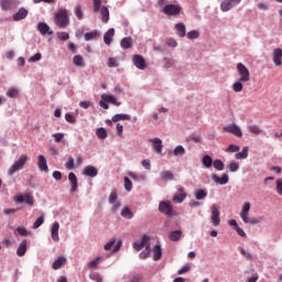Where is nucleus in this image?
I'll use <instances>...</instances> for the list:
<instances>
[{
    "label": "nucleus",
    "instance_id": "26",
    "mask_svg": "<svg viewBox=\"0 0 282 282\" xmlns=\"http://www.w3.org/2000/svg\"><path fill=\"white\" fill-rule=\"evenodd\" d=\"M61 225L58 223H54L51 229V237L53 241H61V237L58 236V230Z\"/></svg>",
    "mask_w": 282,
    "mask_h": 282
},
{
    "label": "nucleus",
    "instance_id": "12",
    "mask_svg": "<svg viewBox=\"0 0 282 282\" xmlns=\"http://www.w3.org/2000/svg\"><path fill=\"white\" fill-rule=\"evenodd\" d=\"M19 7L18 0H1L0 1V8L1 10L8 11V10H14V8Z\"/></svg>",
    "mask_w": 282,
    "mask_h": 282
},
{
    "label": "nucleus",
    "instance_id": "39",
    "mask_svg": "<svg viewBox=\"0 0 282 282\" xmlns=\"http://www.w3.org/2000/svg\"><path fill=\"white\" fill-rule=\"evenodd\" d=\"M171 241H180L182 239V230H174L170 232Z\"/></svg>",
    "mask_w": 282,
    "mask_h": 282
},
{
    "label": "nucleus",
    "instance_id": "61",
    "mask_svg": "<svg viewBox=\"0 0 282 282\" xmlns=\"http://www.w3.org/2000/svg\"><path fill=\"white\" fill-rule=\"evenodd\" d=\"M150 241H151V237H149V236H147V235H143V237H142L140 243H142V246H143L144 248H147V246H151V245H149Z\"/></svg>",
    "mask_w": 282,
    "mask_h": 282
},
{
    "label": "nucleus",
    "instance_id": "42",
    "mask_svg": "<svg viewBox=\"0 0 282 282\" xmlns=\"http://www.w3.org/2000/svg\"><path fill=\"white\" fill-rule=\"evenodd\" d=\"M96 135L99 140H107V130L105 128H98L96 130Z\"/></svg>",
    "mask_w": 282,
    "mask_h": 282
},
{
    "label": "nucleus",
    "instance_id": "52",
    "mask_svg": "<svg viewBox=\"0 0 282 282\" xmlns=\"http://www.w3.org/2000/svg\"><path fill=\"white\" fill-rule=\"evenodd\" d=\"M213 165L216 171H224V162L221 160H215Z\"/></svg>",
    "mask_w": 282,
    "mask_h": 282
},
{
    "label": "nucleus",
    "instance_id": "24",
    "mask_svg": "<svg viewBox=\"0 0 282 282\" xmlns=\"http://www.w3.org/2000/svg\"><path fill=\"white\" fill-rule=\"evenodd\" d=\"M29 14V11L25 8H20L17 13L12 15L13 21H23Z\"/></svg>",
    "mask_w": 282,
    "mask_h": 282
},
{
    "label": "nucleus",
    "instance_id": "41",
    "mask_svg": "<svg viewBox=\"0 0 282 282\" xmlns=\"http://www.w3.org/2000/svg\"><path fill=\"white\" fill-rule=\"evenodd\" d=\"M213 158L210 155L203 156V165L205 169H210L213 166Z\"/></svg>",
    "mask_w": 282,
    "mask_h": 282
},
{
    "label": "nucleus",
    "instance_id": "45",
    "mask_svg": "<svg viewBox=\"0 0 282 282\" xmlns=\"http://www.w3.org/2000/svg\"><path fill=\"white\" fill-rule=\"evenodd\" d=\"M186 140H187V142H191V140H192V142H194L195 144H202V135H199V134H192Z\"/></svg>",
    "mask_w": 282,
    "mask_h": 282
},
{
    "label": "nucleus",
    "instance_id": "1",
    "mask_svg": "<svg viewBox=\"0 0 282 282\" xmlns=\"http://www.w3.org/2000/svg\"><path fill=\"white\" fill-rule=\"evenodd\" d=\"M54 23L61 30H65L69 25V11L67 9H59L54 13Z\"/></svg>",
    "mask_w": 282,
    "mask_h": 282
},
{
    "label": "nucleus",
    "instance_id": "60",
    "mask_svg": "<svg viewBox=\"0 0 282 282\" xmlns=\"http://www.w3.org/2000/svg\"><path fill=\"white\" fill-rule=\"evenodd\" d=\"M65 167L68 170V171H73L74 169V158L69 156L67 162L65 163Z\"/></svg>",
    "mask_w": 282,
    "mask_h": 282
},
{
    "label": "nucleus",
    "instance_id": "53",
    "mask_svg": "<svg viewBox=\"0 0 282 282\" xmlns=\"http://www.w3.org/2000/svg\"><path fill=\"white\" fill-rule=\"evenodd\" d=\"M108 202L109 204H115L116 202H118V192L112 191L109 195Z\"/></svg>",
    "mask_w": 282,
    "mask_h": 282
},
{
    "label": "nucleus",
    "instance_id": "59",
    "mask_svg": "<svg viewBox=\"0 0 282 282\" xmlns=\"http://www.w3.org/2000/svg\"><path fill=\"white\" fill-rule=\"evenodd\" d=\"M89 279L95 282H102V279L100 278V274L93 272L89 274Z\"/></svg>",
    "mask_w": 282,
    "mask_h": 282
},
{
    "label": "nucleus",
    "instance_id": "25",
    "mask_svg": "<svg viewBox=\"0 0 282 282\" xmlns=\"http://www.w3.org/2000/svg\"><path fill=\"white\" fill-rule=\"evenodd\" d=\"M113 36H116V30L115 29H109L105 35H104V43L106 45H111L113 41Z\"/></svg>",
    "mask_w": 282,
    "mask_h": 282
},
{
    "label": "nucleus",
    "instance_id": "48",
    "mask_svg": "<svg viewBox=\"0 0 282 282\" xmlns=\"http://www.w3.org/2000/svg\"><path fill=\"white\" fill-rule=\"evenodd\" d=\"M248 131L249 133H253V135H259L261 133V129L259 126H249Z\"/></svg>",
    "mask_w": 282,
    "mask_h": 282
},
{
    "label": "nucleus",
    "instance_id": "51",
    "mask_svg": "<svg viewBox=\"0 0 282 282\" xmlns=\"http://www.w3.org/2000/svg\"><path fill=\"white\" fill-rule=\"evenodd\" d=\"M123 182H124V188H126L128 192H131L132 188H133V183L131 182V180L126 176V177L123 178Z\"/></svg>",
    "mask_w": 282,
    "mask_h": 282
},
{
    "label": "nucleus",
    "instance_id": "54",
    "mask_svg": "<svg viewBox=\"0 0 282 282\" xmlns=\"http://www.w3.org/2000/svg\"><path fill=\"white\" fill-rule=\"evenodd\" d=\"M7 96L9 98H17L19 96V90L17 88H10L8 91H7Z\"/></svg>",
    "mask_w": 282,
    "mask_h": 282
},
{
    "label": "nucleus",
    "instance_id": "21",
    "mask_svg": "<svg viewBox=\"0 0 282 282\" xmlns=\"http://www.w3.org/2000/svg\"><path fill=\"white\" fill-rule=\"evenodd\" d=\"M65 263H67V258H65V256H58L57 259L54 260L52 268L54 270H61Z\"/></svg>",
    "mask_w": 282,
    "mask_h": 282
},
{
    "label": "nucleus",
    "instance_id": "34",
    "mask_svg": "<svg viewBox=\"0 0 282 282\" xmlns=\"http://www.w3.org/2000/svg\"><path fill=\"white\" fill-rule=\"evenodd\" d=\"M227 169H228L229 173H237V171H239V162L229 161L227 163Z\"/></svg>",
    "mask_w": 282,
    "mask_h": 282
},
{
    "label": "nucleus",
    "instance_id": "2",
    "mask_svg": "<svg viewBox=\"0 0 282 282\" xmlns=\"http://www.w3.org/2000/svg\"><path fill=\"white\" fill-rule=\"evenodd\" d=\"M93 12L101 14V21L104 23H109V9L107 7H102V0H93Z\"/></svg>",
    "mask_w": 282,
    "mask_h": 282
},
{
    "label": "nucleus",
    "instance_id": "23",
    "mask_svg": "<svg viewBox=\"0 0 282 282\" xmlns=\"http://www.w3.org/2000/svg\"><path fill=\"white\" fill-rule=\"evenodd\" d=\"M273 63L275 67H281L282 65V50L281 48H275L273 51Z\"/></svg>",
    "mask_w": 282,
    "mask_h": 282
},
{
    "label": "nucleus",
    "instance_id": "20",
    "mask_svg": "<svg viewBox=\"0 0 282 282\" xmlns=\"http://www.w3.org/2000/svg\"><path fill=\"white\" fill-rule=\"evenodd\" d=\"M68 180L70 182V193H76L78 191V178L74 172L68 174Z\"/></svg>",
    "mask_w": 282,
    "mask_h": 282
},
{
    "label": "nucleus",
    "instance_id": "35",
    "mask_svg": "<svg viewBox=\"0 0 282 282\" xmlns=\"http://www.w3.org/2000/svg\"><path fill=\"white\" fill-rule=\"evenodd\" d=\"M120 120H131V115L117 113L112 117V122H120Z\"/></svg>",
    "mask_w": 282,
    "mask_h": 282
},
{
    "label": "nucleus",
    "instance_id": "64",
    "mask_svg": "<svg viewBox=\"0 0 282 282\" xmlns=\"http://www.w3.org/2000/svg\"><path fill=\"white\" fill-rule=\"evenodd\" d=\"M276 193L278 195H282V180H276Z\"/></svg>",
    "mask_w": 282,
    "mask_h": 282
},
{
    "label": "nucleus",
    "instance_id": "37",
    "mask_svg": "<svg viewBox=\"0 0 282 282\" xmlns=\"http://www.w3.org/2000/svg\"><path fill=\"white\" fill-rule=\"evenodd\" d=\"M243 80L238 79L236 83L232 84V89L236 91V94H239V91H243Z\"/></svg>",
    "mask_w": 282,
    "mask_h": 282
},
{
    "label": "nucleus",
    "instance_id": "33",
    "mask_svg": "<svg viewBox=\"0 0 282 282\" xmlns=\"http://www.w3.org/2000/svg\"><path fill=\"white\" fill-rule=\"evenodd\" d=\"M194 196H195V199H197L199 202V200L206 199V197H208V192H206L205 189H196L194 192Z\"/></svg>",
    "mask_w": 282,
    "mask_h": 282
},
{
    "label": "nucleus",
    "instance_id": "19",
    "mask_svg": "<svg viewBox=\"0 0 282 282\" xmlns=\"http://www.w3.org/2000/svg\"><path fill=\"white\" fill-rule=\"evenodd\" d=\"M37 30L40 34H42V36H45V34H48L50 36H52V34H54V31H51L50 25H47V23L45 22H40L37 24Z\"/></svg>",
    "mask_w": 282,
    "mask_h": 282
},
{
    "label": "nucleus",
    "instance_id": "13",
    "mask_svg": "<svg viewBox=\"0 0 282 282\" xmlns=\"http://www.w3.org/2000/svg\"><path fill=\"white\" fill-rule=\"evenodd\" d=\"M132 63L138 69H147V61L142 55H133Z\"/></svg>",
    "mask_w": 282,
    "mask_h": 282
},
{
    "label": "nucleus",
    "instance_id": "58",
    "mask_svg": "<svg viewBox=\"0 0 282 282\" xmlns=\"http://www.w3.org/2000/svg\"><path fill=\"white\" fill-rule=\"evenodd\" d=\"M66 122H69V124H76V118L72 113L65 115Z\"/></svg>",
    "mask_w": 282,
    "mask_h": 282
},
{
    "label": "nucleus",
    "instance_id": "22",
    "mask_svg": "<svg viewBox=\"0 0 282 282\" xmlns=\"http://www.w3.org/2000/svg\"><path fill=\"white\" fill-rule=\"evenodd\" d=\"M101 100H104L105 102H110L111 105H115L116 107H120V105H122V102L118 101V99L113 95L104 94V95H101Z\"/></svg>",
    "mask_w": 282,
    "mask_h": 282
},
{
    "label": "nucleus",
    "instance_id": "32",
    "mask_svg": "<svg viewBox=\"0 0 282 282\" xmlns=\"http://www.w3.org/2000/svg\"><path fill=\"white\" fill-rule=\"evenodd\" d=\"M100 36V32L98 30H94L85 34V41H96Z\"/></svg>",
    "mask_w": 282,
    "mask_h": 282
},
{
    "label": "nucleus",
    "instance_id": "47",
    "mask_svg": "<svg viewBox=\"0 0 282 282\" xmlns=\"http://www.w3.org/2000/svg\"><path fill=\"white\" fill-rule=\"evenodd\" d=\"M139 257L140 259H149V257H151V246H147Z\"/></svg>",
    "mask_w": 282,
    "mask_h": 282
},
{
    "label": "nucleus",
    "instance_id": "3",
    "mask_svg": "<svg viewBox=\"0 0 282 282\" xmlns=\"http://www.w3.org/2000/svg\"><path fill=\"white\" fill-rule=\"evenodd\" d=\"M248 215H250V203H245L240 212V219H242L243 224H250V226L261 224V219L250 218Z\"/></svg>",
    "mask_w": 282,
    "mask_h": 282
},
{
    "label": "nucleus",
    "instance_id": "11",
    "mask_svg": "<svg viewBox=\"0 0 282 282\" xmlns=\"http://www.w3.org/2000/svg\"><path fill=\"white\" fill-rule=\"evenodd\" d=\"M241 3V0H224L220 3V10L221 12H230L232 8H237Z\"/></svg>",
    "mask_w": 282,
    "mask_h": 282
},
{
    "label": "nucleus",
    "instance_id": "46",
    "mask_svg": "<svg viewBox=\"0 0 282 282\" xmlns=\"http://www.w3.org/2000/svg\"><path fill=\"white\" fill-rule=\"evenodd\" d=\"M45 224V216H40L33 224V230L41 228V225Z\"/></svg>",
    "mask_w": 282,
    "mask_h": 282
},
{
    "label": "nucleus",
    "instance_id": "30",
    "mask_svg": "<svg viewBox=\"0 0 282 282\" xmlns=\"http://www.w3.org/2000/svg\"><path fill=\"white\" fill-rule=\"evenodd\" d=\"M160 177L163 180V182H173V180H175V175L171 171L161 172Z\"/></svg>",
    "mask_w": 282,
    "mask_h": 282
},
{
    "label": "nucleus",
    "instance_id": "15",
    "mask_svg": "<svg viewBox=\"0 0 282 282\" xmlns=\"http://www.w3.org/2000/svg\"><path fill=\"white\" fill-rule=\"evenodd\" d=\"M186 199V192L183 186L177 188V193L173 196L174 204H182Z\"/></svg>",
    "mask_w": 282,
    "mask_h": 282
},
{
    "label": "nucleus",
    "instance_id": "63",
    "mask_svg": "<svg viewBox=\"0 0 282 282\" xmlns=\"http://www.w3.org/2000/svg\"><path fill=\"white\" fill-rule=\"evenodd\" d=\"M100 260V257H97L96 259L91 260L88 263V268L95 270V268H98V261Z\"/></svg>",
    "mask_w": 282,
    "mask_h": 282
},
{
    "label": "nucleus",
    "instance_id": "8",
    "mask_svg": "<svg viewBox=\"0 0 282 282\" xmlns=\"http://www.w3.org/2000/svg\"><path fill=\"white\" fill-rule=\"evenodd\" d=\"M221 214L219 213V205L213 204L212 205V216H210V221L212 226H219L221 224Z\"/></svg>",
    "mask_w": 282,
    "mask_h": 282
},
{
    "label": "nucleus",
    "instance_id": "38",
    "mask_svg": "<svg viewBox=\"0 0 282 282\" xmlns=\"http://www.w3.org/2000/svg\"><path fill=\"white\" fill-rule=\"evenodd\" d=\"M248 147H245L241 152L235 154L236 160H246L248 158Z\"/></svg>",
    "mask_w": 282,
    "mask_h": 282
},
{
    "label": "nucleus",
    "instance_id": "6",
    "mask_svg": "<svg viewBox=\"0 0 282 282\" xmlns=\"http://www.w3.org/2000/svg\"><path fill=\"white\" fill-rule=\"evenodd\" d=\"M13 202L17 204H26V206H34V197H32V194H17L13 197Z\"/></svg>",
    "mask_w": 282,
    "mask_h": 282
},
{
    "label": "nucleus",
    "instance_id": "49",
    "mask_svg": "<svg viewBox=\"0 0 282 282\" xmlns=\"http://www.w3.org/2000/svg\"><path fill=\"white\" fill-rule=\"evenodd\" d=\"M239 252L240 254H242V257H245V259H247L248 261H252V254L248 251H246V249H243V247L239 248Z\"/></svg>",
    "mask_w": 282,
    "mask_h": 282
},
{
    "label": "nucleus",
    "instance_id": "16",
    "mask_svg": "<svg viewBox=\"0 0 282 282\" xmlns=\"http://www.w3.org/2000/svg\"><path fill=\"white\" fill-rule=\"evenodd\" d=\"M82 173L86 177H97L98 176V169H96V166H93V165H87V166L84 167Z\"/></svg>",
    "mask_w": 282,
    "mask_h": 282
},
{
    "label": "nucleus",
    "instance_id": "18",
    "mask_svg": "<svg viewBox=\"0 0 282 282\" xmlns=\"http://www.w3.org/2000/svg\"><path fill=\"white\" fill-rule=\"evenodd\" d=\"M37 166H39V170L44 173H47V171H50V167L47 166V159H45V155H43V154L39 155Z\"/></svg>",
    "mask_w": 282,
    "mask_h": 282
},
{
    "label": "nucleus",
    "instance_id": "14",
    "mask_svg": "<svg viewBox=\"0 0 282 282\" xmlns=\"http://www.w3.org/2000/svg\"><path fill=\"white\" fill-rule=\"evenodd\" d=\"M212 180L213 182H215V184L225 186V184H228V182L230 181V177L227 173H224L221 177H219L217 174H212Z\"/></svg>",
    "mask_w": 282,
    "mask_h": 282
},
{
    "label": "nucleus",
    "instance_id": "36",
    "mask_svg": "<svg viewBox=\"0 0 282 282\" xmlns=\"http://www.w3.org/2000/svg\"><path fill=\"white\" fill-rule=\"evenodd\" d=\"M73 63L76 65V67H85V58H83L82 55H75Z\"/></svg>",
    "mask_w": 282,
    "mask_h": 282
},
{
    "label": "nucleus",
    "instance_id": "31",
    "mask_svg": "<svg viewBox=\"0 0 282 282\" xmlns=\"http://www.w3.org/2000/svg\"><path fill=\"white\" fill-rule=\"evenodd\" d=\"M153 252V261H160L162 259V247L160 245H155L152 249Z\"/></svg>",
    "mask_w": 282,
    "mask_h": 282
},
{
    "label": "nucleus",
    "instance_id": "50",
    "mask_svg": "<svg viewBox=\"0 0 282 282\" xmlns=\"http://www.w3.org/2000/svg\"><path fill=\"white\" fill-rule=\"evenodd\" d=\"M187 39H189V41H194V39H199V31L197 30L189 31L187 33Z\"/></svg>",
    "mask_w": 282,
    "mask_h": 282
},
{
    "label": "nucleus",
    "instance_id": "9",
    "mask_svg": "<svg viewBox=\"0 0 282 282\" xmlns=\"http://www.w3.org/2000/svg\"><path fill=\"white\" fill-rule=\"evenodd\" d=\"M223 131L225 133H232V135H236V138H242L243 132L241 131V128L237 126V123H229L223 128Z\"/></svg>",
    "mask_w": 282,
    "mask_h": 282
},
{
    "label": "nucleus",
    "instance_id": "40",
    "mask_svg": "<svg viewBox=\"0 0 282 282\" xmlns=\"http://www.w3.org/2000/svg\"><path fill=\"white\" fill-rule=\"evenodd\" d=\"M121 217H124V219H133V212L129 207H123L121 210Z\"/></svg>",
    "mask_w": 282,
    "mask_h": 282
},
{
    "label": "nucleus",
    "instance_id": "57",
    "mask_svg": "<svg viewBox=\"0 0 282 282\" xmlns=\"http://www.w3.org/2000/svg\"><path fill=\"white\" fill-rule=\"evenodd\" d=\"M239 145H235V144H230L227 149H226V153H237L239 152Z\"/></svg>",
    "mask_w": 282,
    "mask_h": 282
},
{
    "label": "nucleus",
    "instance_id": "27",
    "mask_svg": "<svg viewBox=\"0 0 282 282\" xmlns=\"http://www.w3.org/2000/svg\"><path fill=\"white\" fill-rule=\"evenodd\" d=\"M25 252H28V240L24 239L20 242L18 249H17V254L18 257H25Z\"/></svg>",
    "mask_w": 282,
    "mask_h": 282
},
{
    "label": "nucleus",
    "instance_id": "62",
    "mask_svg": "<svg viewBox=\"0 0 282 282\" xmlns=\"http://www.w3.org/2000/svg\"><path fill=\"white\" fill-rule=\"evenodd\" d=\"M186 272H191V264L183 265L178 271L177 274H186Z\"/></svg>",
    "mask_w": 282,
    "mask_h": 282
},
{
    "label": "nucleus",
    "instance_id": "5",
    "mask_svg": "<svg viewBox=\"0 0 282 282\" xmlns=\"http://www.w3.org/2000/svg\"><path fill=\"white\" fill-rule=\"evenodd\" d=\"M159 212H161L162 215H166L169 218L177 216V213L173 210V204L169 200L160 202Z\"/></svg>",
    "mask_w": 282,
    "mask_h": 282
},
{
    "label": "nucleus",
    "instance_id": "29",
    "mask_svg": "<svg viewBox=\"0 0 282 282\" xmlns=\"http://www.w3.org/2000/svg\"><path fill=\"white\" fill-rule=\"evenodd\" d=\"M175 30L177 32V36L181 39H184L186 36V25L183 22L175 24Z\"/></svg>",
    "mask_w": 282,
    "mask_h": 282
},
{
    "label": "nucleus",
    "instance_id": "28",
    "mask_svg": "<svg viewBox=\"0 0 282 282\" xmlns=\"http://www.w3.org/2000/svg\"><path fill=\"white\" fill-rule=\"evenodd\" d=\"M122 50H131L133 47V39L130 36L123 37L120 42Z\"/></svg>",
    "mask_w": 282,
    "mask_h": 282
},
{
    "label": "nucleus",
    "instance_id": "17",
    "mask_svg": "<svg viewBox=\"0 0 282 282\" xmlns=\"http://www.w3.org/2000/svg\"><path fill=\"white\" fill-rule=\"evenodd\" d=\"M150 143H152V149L155 151L158 154L162 153L163 144H162V139L160 138H153L149 140Z\"/></svg>",
    "mask_w": 282,
    "mask_h": 282
},
{
    "label": "nucleus",
    "instance_id": "7",
    "mask_svg": "<svg viewBox=\"0 0 282 282\" xmlns=\"http://www.w3.org/2000/svg\"><path fill=\"white\" fill-rule=\"evenodd\" d=\"M237 72L239 75V80H242V83L250 82V69H248L243 63L237 64Z\"/></svg>",
    "mask_w": 282,
    "mask_h": 282
},
{
    "label": "nucleus",
    "instance_id": "56",
    "mask_svg": "<svg viewBox=\"0 0 282 282\" xmlns=\"http://www.w3.org/2000/svg\"><path fill=\"white\" fill-rule=\"evenodd\" d=\"M116 246V238H111L105 246L104 250H111Z\"/></svg>",
    "mask_w": 282,
    "mask_h": 282
},
{
    "label": "nucleus",
    "instance_id": "55",
    "mask_svg": "<svg viewBox=\"0 0 282 282\" xmlns=\"http://www.w3.org/2000/svg\"><path fill=\"white\" fill-rule=\"evenodd\" d=\"M57 39H59V41H69V33L57 32Z\"/></svg>",
    "mask_w": 282,
    "mask_h": 282
},
{
    "label": "nucleus",
    "instance_id": "44",
    "mask_svg": "<svg viewBox=\"0 0 282 282\" xmlns=\"http://www.w3.org/2000/svg\"><path fill=\"white\" fill-rule=\"evenodd\" d=\"M173 154L178 158V156H182V155H185L186 154V149H184L182 145H177L174 151H173Z\"/></svg>",
    "mask_w": 282,
    "mask_h": 282
},
{
    "label": "nucleus",
    "instance_id": "43",
    "mask_svg": "<svg viewBox=\"0 0 282 282\" xmlns=\"http://www.w3.org/2000/svg\"><path fill=\"white\" fill-rule=\"evenodd\" d=\"M74 12H75V15L77 17V19H78L79 21H83L84 14H83V8L80 7V4H76V6H75Z\"/></svg>",
    "mask_w": 282,
    "mask_h": 282
},
{
    "label": "nucleus",
    "instance_id": "4",
    "mask_svg": "<svg viewBox=\"0 0 282 282\" xmlns=\"http://www.w3.org/2000/svg\"><path fill=\"white\" fill-rule=\"evenodd\" d=\"M28 164V155L22 154L8 170V175L12 176L18 171H23V166Z\"/></svg>",
    "mask_w": 282,
    "mask_h": 282
},
{
    "label": "nucleus",
    "instance_id": "10",
    "mask_svg": "<svg viewBox=\"0 0 282 282\" xmlns=\"http://www.w3.org/2000/svg\"><path fill=\"white\" fill-rule=\"evenodd\" d=\"M163 12L167 17H177L182 12V7L180 4H167L163 8Z\"/></svg>",
    "mask_w": 282,
    "mask_h": 282
}]
</instances>
